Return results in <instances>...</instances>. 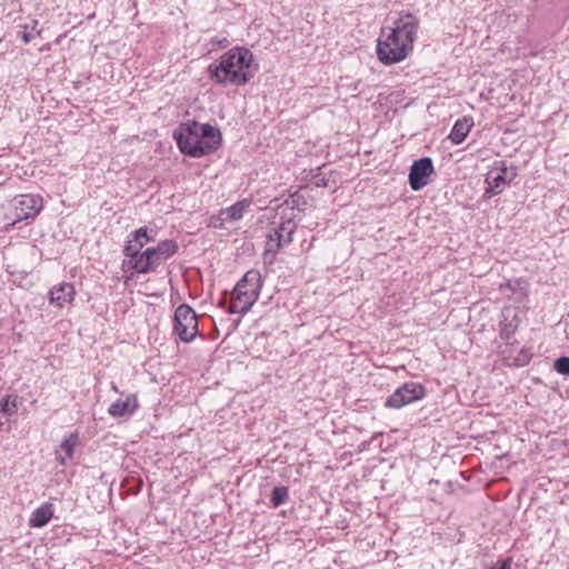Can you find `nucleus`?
<instances>
[{"instance_id": "f257e3e1", "label": "nucleus", "mask_w": 569, "mask_h": 569, "mask_svg": "<svg viewBox=\"0 0 569 569\" xmlns=\"http://www.w3.org/2000/svg\"><path fill=\"white\" fill-rule=\"evenodd\" d=\"M418 20L410 13L401 16L395 21L389 33L385 29L377 41V56L383 64H393L405 60L413 48L417 37Z\"/></svg>"}, {"instance_id": "f03ea898", "label": "nucleus", "mask_w": 569, "mask_h": 569, "mask_svg": "<svg viewBox=\"0 0 569 569\" xmlns=\"http://www.w3.org/2000/svg\"><path fill=\"white\" fill-rule=\"evenodd\" d=\"M252 52L243 47H236L223 53L220 59L208 67L211 80L219 84L244 86L253 77L251 66Z\"/></svg>"}, {"instance_id": "7ed1b4c3", "label": "nucleus", "mask_w": 569, "mask_h": 569, "mask_svg": "<svg viewBox=\"0 0 569 569\" xmlns=\"http://www.w3.org/2000/svg\"><path fill=\"white\" fill-rule=\"evenodd\" d=\"M142 244L126 246L123 253L129 259V266L137 273H148L154 271L162 262L172 257L178 244L173 240H162L157 247L148 248L140 252Z\"/></svg>"}, {"instance_id": "20e7f679", "label": "nucleus", "mask_w": 569, "mask_h": 569, "mask_svg": "<svg viewBox=\"0 0 569 569\" xmlns=\"http://www.w3.org/2000/svg\"><path fill=\"white\" fill-rule=\"evenodd\" d=\"M262 287V277L259 270L251 269L233 289V310L231 312L247 313L258 300Z\"/></svg>"}, {"instance_id": "39448f33", "label": "nucleus", "mask_w": 569, "mask_h": 569, "mask_svg": "<svg viewBox=\"0 0 569 569\" xmlns=\"http://www.w3.org/2000/svg\"><path fill=\"white\" fill-rule=\"evenodd\" d=\"M211 131V124L189 121L182 123L174 132L173 138L180 151L192 158H201V149L198 147V140L207 137Z\"/></svg>"}, {"instance_id": "423d86ee", "label": "nucleus", "mask_w": 569, "mask_h": 569, "mask_svg": "<svg viewBox=\"0 0 569 569\" xmlns=\"http://www.w3.org/2000/svg\"><path fill=\"white\" fill-rule=\"evenodd\" d=\"M281 220L282 222L267 236L263 259L264 261L269 260L270 263L282 247L292 242L297 229L293 217L284 218V216H281Z\"/></svg>"}, {"instance_id": "0eeeda50", "label": "nucleus", "mask_w": 569, "mask_h": 569, "mask_svg": "<svg viewBox=\"0 0 569 569\" xmlns=\"http://www.w3.org/2000/svg\"><path fill=\"white\" fill-rule=\"evenodd\" d=\"M173 332L186 343L192 342L199 335L198 316L189 305L182 303L176 309Z\"/></svg>"}, {"instance_id": "6e6552de", "label": "nucleus", "mask_w": 569, "mask_h": 569, "mask_svg": "<svg viewBox=\"0 0 569 569\" xmlns=\"http://www.w3.org/2000/svg\"><path fill=\"white\" fill-rule=\"evenodd\" d=\"M426 396V388L418 382H406L398 387L385 401L386 408L401 409Z\"/></svg>"}, {"instance_id": "1a4fd4ad", "label": "nucleus", "mask_w": 569, "mask_h": 569, "mask_svg": "<svg viewBox=\"0 0 569 569\" xmlns=\"http://www.w3.org/2000/svg\"><path fill=\"white\" fill-rule=\"evenodd\" d=\"M435 172L431 158L425 157L413 161L409 172V184L413 191H419L429 182V177Z\"/></svg>"}, {"instance_id": "9d476101", "label": "nucleus", "mask_w": 569, "mask_h": 569, "mask_svg": "<svg viewBox=\"0 0 569 569\" xmlns=\"http://www.w3.org/2000/svg\"><path fill=\"white\" fill-rule=\"evenodd\" d=\"M42 209V198L38 194H21L14 198L16 221L34 218Z\"/></svg>"}, {"instance_id": "9b49d317", "label": "nucleus", "mask_w": 569, "mask_h": 569, "mask_svg": "<svg viewBox=\"0 0 569 569\" xmlns=\"http://www.w3.org/2000/svg\"><path fill=\"white\" fill-rule=\"evenodd\" d=\"M139 408V402L136 393L127 395L126 399H119L111 403L108 408V413L113 418H121L131 416Z\"/></svg>"}, {"instance_id": "f8f14e48", "label": "nucleus", "mask_w": 569, "mask_h": 569, "mask_svg": "<svg viewBox=\"0 0 569 569\" xmlns=\"http://www.w3.org/2000/svg\"><path fill=\"white\" fill-rule=\"evenodd\" d=\"M76 295V290L73 284L68 282H62L60 284L54 286L49 292V300L51 303L62 308L67 303L73 301Z\"/></svg>"}, {"instance_id": "ddd939ff", "label": "nucleus", "mask_w": 569, "mask_h": 569, "mask_svg": "<svg viewBox=\"0 0 569 569\" xmlns=\"http://www.w3.org/2000/svg\"><path fill=\"white\" fill-rule=\"evenodd\" d=\"M79 443V437L76 432H71L62 440L59 449L56 451V459L60 465L64 466L67 460L72 459L74 448Z\"/></svg>"}, {"instance_id": "4468645a", "label": "nucleus", "mask_w": 569, "mask_h": 569, "mask_svg": "<svg viewBox=\"0 0 569 569\" xmlns=\"http://www.w3.org/2000/svg\"><path fill=\"white\" fill-rule=\"evenodd\" d=\"M510 180L511 177L508 180V170L506 167L501 168L500 172L495 176L489 174L486 179L488 183L486 194L495 196L501 193Z\"/></svg>"}, {"instance_id": "2eb2a0df", "label": "nucleus", "mask_w": 569, "mask_h": 569, "mask_svg": "<svg viewBox=\"0 0 569 569\" xmlns=\"http://www.w3.org/2000/svg\"><path fill=\"white\" fill-rule=\"evenodd\" d=\"M472 127L473 121L471 118L463 117L461 119H458L449 133V139L453 144L462 143Z\"/></svg>"}, {"instance_id": "dca6fc26", "label": "nucleus", "mask_w": 569, "mask_h": 569, "mask_svg": "<svg viewBox=\"0 0 569 569\" xmlns=\"http://www.w3.org/2000/svg\"><path fill=\"white\" fill-rule=\"evenodd\" d=\"M53 517V505L44 502L38 507L29 519V525L33 528H41L46 526Z\"/></svg>"}, {"instance_id": "f3484780", "label": "nucleus", "mask_w": 569, "mask_h": 569, "mask_svg": "<svg viewBox=\"0 0 569 569\" xmlns=\"http://www.w3.org/2000/svg\"><path fill=\"white\" fill-rule=\"evenodd\" d=\"M221 143V133L220 131L211 126V131L208 134V138L201 137L198 140V147L201 149V157L208 156L214 152Z\"/></svg>"}, {"instance_id": "a211bd4d", "label": "nucleus", "mask_w": 569, "mask_h": 569, "mask_svg": "<svg viewBox=\"0 0 569 569\" xmlns=\"http://www.w3.org/2000/svg\"><path fill=\"white\" fill-rule=\"evenodd\" d=\"M251 201L243 199L234 204L221 210L222 219L226 221H237L243 217L244 211L250 207Z\"/></svg>"}, {"instance_id": "6ab92c4d", "label": "nucleus", "mask_w": 569, "mask_h": 569, "mask_svg": "<svg viewBox=\"0 0 569 569\" xmlns=\"http://www.w3.org/2000/svg\"><path fill=\"white\" fill-rule=\"evenodd\" d=\"M307 207L306 198L298 191L290 194L279 207L281 213H283L287 209L303 211Z\"/></svg>"}, {"instance_id": "aec40b11", "label": "nucleus", "mask_w": 569, "mask_h": 569, "mask_svg": "<svg viewBox=\"0 0 569 569\" xmlns=\"http://www.w3.org/2000/svg\"><path fill=\"white\" fill-rule=\"evenodd\" d=\"M149 241H152V238L148 236L147 228H139L129 236L126 246L142 244L143 247Z\"/></svg>"}, {"instance_id": "412c9836", "label": "nucleus", "mask_w": 569, "mask_h": 569, "mask_svg": "<svg viewBox=\"0 0 569 569\" xmlns=\"http://www.w3.org/2000/svg\"><path fill=\"white\" fill-rule=\"evenodd\" d=\"M38 21L32 20L30 23L23 26V31L21 34V39L24 43H29L36 37H39L41 31L38 30Z\"/></svg>"}, {"instance_id": "4be33fe9", "label": "nucleus", "mask_w": 569, "mask_h": 569, "mask_svg": "<svg viewBox=\"0 0 569 569\" xmlns=\"http://www.w3.org/2000/svg\"><path fill=\"white\" fill-rule=\"evenodd\" d=\"M288 488L287 487H274L271 492V503L273 507H279L283 505L288 499Z\"/></svg>"}, {"instance_id": "5701e85b", "label": "nucleus", "mask_w": 569, "mask_h": 569, "mask_svg": "<svg viewBox=\"0 0 569 569\" xmlns=\"http://www.w3.org/2000/svg\"><path fill=\"white\" fill-rule=\"evenodd\" d=\"M553 367L558 373L569 376V357L558 358Z\"/></svg>"}, {"instance_id": "b1692460", "label": "nucleus", "mask_w": 569, "mask_h": 569, "mask_svg": "<svg viewBox=\"0 0 569 569\" xmlns=\"http://www.w3.org/2000/svg\"><path fill=\"white\" fill-rule=\"evenodd\" d=\"M516 327L512 323H505L500 331V337L503 340H509L515 333Z\"/></svg>"}, {"instance_id": "393cba45", "label": "nucleus", "mask_w": 569, "mask_h": 569, "mask_svg": "<svg viewBox=\"0 0 569 569\" xmlns=\"http://www.w3.org/2000/svg\"><path fill=\"white\" fill-rule=\"evenodd\" d=\"M531 355L528 351L521 350L519 357L513 360V365L518 367L526 366L530 361Z\"/></svg>"}, {"instance_id": "a878e982", "label": "nucleus", "mask_w": 569, "mask_h": 569, "mask_svg": "<svg viewBox=\"0 0 569 569\" xmlns=\"http://www.w3.org/2000/svg\"><path fill=\"white\" fill-rule=\"evenodd\" d=\"M110 388H111V390H112L113 392H116V393H120V391H119V389H118V387H117V385H116L114 382H111Z\"/></svg>"}]
</instances>
